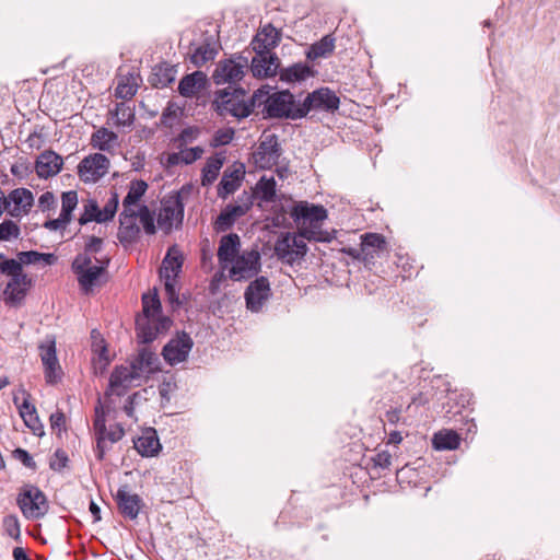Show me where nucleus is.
<instances>
[{"label":"nucleus","instance_id":"f257e3e1","mask_svg":"<svg viewBox=\"0 0 560 560\" xmlns=\"http://www.w3.org/2000/svg\"><path fill=\"white\" fill-rule=\"evenodd\" d=\"M253 103L255 108L261 107L265 118L301 119L300 102L288 90L270 94L268 90L258 89L253 93Z\"/></svg>","mask_w":560,"mask_h":560},{"label":"nucleus","instance_id":"f03ea898","mask_svg":"<svg viewBox=\"0 0 560 560\" xmlns=\"http://www.w3.org/2000/svg\"><path fill=\"white\" fill-rule=\"evenodd\" d=\"M213 106L219 116H232L237 119L248 117L255 110L253 95L247 96L245 89L229 85L214 93Z\"/></svg>","mask_w":560,"mask_h":560},{"label":"nucleus","instance_id":"7ed1b4c3","mask_svg":"<svg viewBox=\"0 0 560 560\" xmlns=\"http://www.w3.org/2000/svg\"><path fill=\"white\" fill-rule=\"evenodd\" d=\"M94 259L96 265H92V257L77 255L71 264V269L77 276L79 287L84 294L93 291L101 277L107 272L110 262L108 257L102 259L94 257Z\"/></svg>","mask_w":560,"mask_h":560},{"label":"nucleus","instance_id":"20e7f679","mask_svg":"<svg viewBox=\"0 0 560 560\" xmlns=\"http://www.w3.org/2000/svg\"><path fill=\"white\" fill-rule=\"evenodd\" d=\"M22 514L27 520H38L48 512L49 504L45 493L36 486L25 485L16 498Z\"/></svg>","mask_w":560,"mask_h":560},{"label":"nucleus","instance_id":"39448f33","mask_svg":"<svg viewBox=\"0 0 560 560\" xmlns=\"http://www.w3.org/2000/svg\"><path fill=\"white\" fill-rule=\"evenodd\" d=\"M340 97L335 91L327 86H322L307 93L303 102H300L301 112L299 115L304 118L311 112H324L334 114L339 109Z\"/></svg>","mask_w":560,"mask_h":560},{"label":"nucleus","instance_id":"423d86ee","mask_svg":"<svg viewBox=\"0 0 560 560\" xmlns=\"http://www.w3.org/2000/svg\"><path fill=\"white\" fill-rule=\"evenodd\" d=\"M282 148L276 133H262L253 160L257 167L270 170L278 164L282 155Z\"/></svg>","mask_w":560,"mask_h":560},{"label":"nucleus","instance_id":"0eeeda50","mask_svg":"<svg viewBox=\"0 0 560 560\" xmlns=\"http://www.w3.org/2000/svg\"><path fill=\"white\" fill-rule=\"evenodd\" d=\"M246 68L247 58L243 56L220 61L213 72V81L218 85L225 83L233 85L244 77Z\"/></svg>","mask_w":560,"mask_h":560},{"label":"nucleus","instance_id":"6e6552de","mask_svg":"<svg viewBox=\"0 0 560 560\" xmlns=\"http://www.w3.org/2000/svg\"><path fill=\"white\" fill-rule=\"evenodd\" d=\"M110 162L102 153L85 156L78 165V174L84 183H96L104 177L109 170Z\"/></svg>","mask_w":560,"mask_h":560},{"label":"nucleus","instance_id":"1a4fd4ad","mask_svg":"<svg viewBox=\"0 0 560 560\" xmlns=\"http://www.w3.org/2000/svg\"><path fill=\"white\" fill-rule=\"evenodd\" d=\"M184 219V203L179 194L171 196L162 201L158 214V224L165 232H170L174 225L182 224Z\"/></svg>","mask_w":560,"mask_h":560},{"label":"nucleus","instance_id":"9d476101","mask_svg":"<svg viewBox=\"0 0 560 560\" xmlns=\"http://www.w3.org/2000/svg\"><path fill=\"white\" fill-rule=\"evenodd\" d=\"M271 295L269 279L265 276L257 277L248 284L244 292L247 310L253 313L260 312Z\"/></svg>","mask_w":560,"mask_h":560},{"label":"nucleus","instance_id":"9b49d317","mask_svg":"<svg viewBox=\"0 0 560 560\" xmlns=\"http://www.w3.org/2000/svg\"><path fill=\"white\" fill-rule=\"evenodd\" d=\"M139 373L132 369V365H118L109 376L108 387L105 390V398L115 395L117 397L125 396L132 385L133 380L139 378Z\"/></svg>","mask_w":560,"mask_h":560},{"label":"nucleus","instance_id":"f8f14e48","mask_svg":"<svg viewBox=\"0 0 560 560\" xmlns=\"http://www.w3.org/2000/svg\"><path fill=\"white\" fill-rule=\"evenodd\" d=\"M10 280L3 290L4 302L9 306H18L24 301L31 289L32 279L21 269L15 273L9 275Z\"/></svg>","mask_w":560,"mask_h":560},{"label":"nucleus","instance_id":"ddd939ff","mask_svg":"<svg viewBox=\"0 0 560 560\" xmlns=\"http://www.w3.org/2000/svg\"><path fill=\"white\" fill-rule=\"evenodd\" d=\"M192 346L191 337L187 332L182 331L163 347L162 355L170 365H176L186 361Z\"/></svg>","mask_w":560,"mask_h":560},{"label":"nucleus","instance_id":"4468645a","mask_svg":"<svg viewBox=\"0 0 560 560\" xmlns=\"http://www.w3.org/2000/svg\"><path fill=\"white\" fill-rule=\"evenodd\" d=\"M18 392L22 394L23 401L20 402L19 396L13 395V404L19 410L20 417L23 419L24 424L32 430L36 435H43V424L37 415L36 407L31 404V394L23 387L20 386Z\"/></svg>","mask_w":560,"mask_h":560},{"label":"nucleus","instance_id":"2eb2a0df","mask_svg":"<svg viewBox=\"0 0 560 560\" xmlns=\"http://www.w3.org/2000/svg\"><path fill=\"white\" fill-rule=\"evenodd\" d=\"M172 322L167 317H142L138 316L136 318V331L137 338L141 343H150L160 332L166 331Z\"/></svg>","mask_w":560,"mask_h":560},{"label":"nucleus","instance_id":"dca6fc26","mask_svg":"<svg viewBox=\"0 0 560 560\" xmlns=\"http://www.w3.org/2000/svg\"><path fill=\"white\" fill-rule=\"evenodd\" d=\"M260 267L259 253L250 252L234 259L230 269V277L235 281L249 279L260 271Z\"/></svg>","mask_w":560,"mask_h":560},{"label":"nucleus","instance_id":"f3484780","mask_svg":"<svg viewBox=\"0 0 560 560\" xmlns=\"http://www.w3.org/2000/svg\"><path fill=\"white\" fill-rule=\"evenodd\" d=\"M39 349L46 382L51 385L58 383L61 380V369L56 354L55 338L48 339Z\"/></svg>","mask_w":560,"mask_h":560},{"label":"nucleus","instance_id":"a211bd4d","mask_svg":"<svg viewBox=\"0 0 560 560\" xmlns=\"http://www.w3.org/2000/svg\"><path fill=\"white\" fill-rule=\"evenodd\" d=\"M253 206L252 197H246V202L242 205H228L217 217L213 228L220 232L230 230L235 221L245 215Z\"/></svg>","mask_w":560,"mask_h":560},{"label":"nucleus","instance_id":"6ab92c4d","mask_svg":"<svg viewBox=\"0 0 560 560\" xmlns=\"http://www.w3.org/2000/svg\"><path fill=\"white\" fill-rule=\"evenodd\" d=\"M8 203V213L11 217L20 218L27 214L33 207L34 196L27 188H16L5 197Z\"/></svg>","mask_w":560,"mask_h":560},{"label":"nucleus","instance_id":"aec40b11","mask_svg":"<svg viewBox=\"0 0 560 560\" xmlns=\"http://www.w3.org/2000/svg\"><path fill=\"white\" fill-rule=\"evenodd\" d=\"M140 228L137 224V212L133 209H124L119 214V229L117 237L122 245L137 242Z\"/></svg>","mask_w":560,"mask_h":560},{"label":"nucleus","instance_id":"412c9836","mask_svg":"<svg viewBox=\"0 0 560 560\" xmlns=\"http://www.w3.org/2000/svg\"><path fill=\"white\" fill-rule=\"evenodd\" d=\"M63 165L62 158L52 150L42 152L35 162V172L39 178H49L57 175Z\"/></svg>","mask_w":560,"mask_h":560},{"label":"nucleus","instance_id":"4be33fe9","mask_svg":"<svg viewBox=\"0 0 560 560\" xmlns=\"http://www.w3.org/2000/svg\"><path fill=\"white\" fill-rule=\"evenodd\" d=\"M280 38L279 31L272 24H267L258 31L250 45L255 54H272L271 49L278 46Z\"/></svg>","mask_w":560,"mask_h":560},{"label":"nucleus","instance_id":"5701e85b","mask_svg":"<svg viewBox=\"0 0 560 560\" xmlns=\"http://www.w3.org/2000/svg\"><path fill=\"white\" fill-rule=\"evenodd\" d=\"M115 500L118 505V510L125 517L135 520L138 517L140 509L142 506V499L136 493H129L127 487H120L117 490Z\"/></svg>","mask_w":560,"mask_h":560},{"label":"nucleus","instance_id":"b1692460","mask_svg":"<svg viewBox=\"0 0 560 560\" xmlns=\"http://www.w3.org/2000/svg\"><path fill=\"white\" fill-rule=\"evenodd\" d=\"M189 54L190 62L195 67L200 68L208 61H211L215 58L218 54L215 42L211 36H207L203 38L201 44L196 45L195 43H191Z\"/></svg>","mask_w":560,"mask_h":560},{"label":"nucleus","instance_id":"393cba45","mask_svg":"<svg viewBox=\"0 0 560 560\" xmlns=\"http://www.w3.org/2000/svg\"><path fill=\"white\" fill-rule=\"evenodd\" d=\"M279 58L276 54H256L250 62V70L256 78H269L277 74Z\"/></svg>","mask_w":560,"mask_h":560},{"label":"nucleus","instance_id":"a878e982","mask_svg":"<svg viewBox=\"0 0 560 560\" xmlns=\"http://www.w3.org/2000/svg\"><path fill=\"white\" fill-rule=\"evenodd\" d=\"M291 217L294 221L303 220L308 221L310 223H317L327 218V210L322 205L300 201L293 207Z\"/></svg>","mask_w":560,"mask_h":560},{"label":"nucleus","instance_id":"bb28decb","mask_svg":"<svg viewBox=\"0 0 560 560\" xmlns=\"http://www.w3.org/2000/svg\"><path fill=\"white\" fill-rule=\"evenodd\" d=\"M361 238L362 260L365 264L373 262L386 249V240L382 234L365 233Z\"/></svg>","mask_w":560,"mask_h":560},{"label":"nucleus","instance_id":"cd10ccee","mask_svg":"<svg viewBox=\"0 0 560 560\" xmlns=\"http://www.w3.org/2000/svg\"><path fill=\"white\" fill-rule=\"evenodd\" d=\"M240 246L241 241L238 235L235 233H230L221 237L218 248V259L223 269L226 268L229 264H232L237 257Z\"/></svg>","mask_w":560,"mask_h":560},{"label":"nucleus","instance_id":"c85d7f7f","mask_svg":"<svg viewBox=\"0 0 560 560\" xmlns=\"http://www.w3.org/2000/svg\"><path fill=\"white\" fill-rule=\"evenodd\" d=\"M316 71L305 62H296L280 70V80L287 83L302 82L314 77Z\"/></svg>","mask_w":560,"mask_h":560},{"label":"nucleus","instance_id":"c756f323","mask_svg":"<svg viewBox=\"0 0 560 560\" xmlns=\"http://www.w3.org/2000/svg\"><path fill=\"white\" fill-rule=\"evenodd\" d=\"M135 448L143 457H152L161 450V444L154 429H149L135 441Z\"/></svg>","mask_w":560,"mask_h":560},{"label":"nucleus","instance_id":"7c9ffc66","mask_svg":"<svg viewBox=\"0 0 560 560\" xmlns=\"http://www.w3.org/2000/svg\"><path fill=\"white\" fill-rule=\"evenodd\" d=\"M207 82V75L201 71H195L182 78L178 92L184 97H191L202 90Z\"/></svg>","mask_w":560,"mask_h":560},{"label":"nucleus","instance_id":"2f4dec72","mask_svg":"<svg viewBox=\"0 0 560 560\" xmlns=\"http://www.w3.org/2000/svg\"><path fill=\"white\" fill-rule=\"evenodd\" d=\"M176 72L175 67L162 62L153 67L148 81L152 86L163 89L175 80Z\"/></svg>","mask_w":560,"mask_h":560},{"label":"nucleus","instance_id":"473e14b6","mask_svg":"<svg viewBox=\"0 0 560 560\" xmlns=\"http://www.w3.org/2000/svg\"><path fill=\"white\" fill-rule=\"evenodd\" d=\"M335 42L336 38L332 34L323 36L318 42H315L308 47L306 51L307 60L314 61L318 58L329 57L334 52Z\"/></svg>","mask_w":560,"mask_h":560},{"label":"nucleus","instance_id":"72a5a7b5","mask_svg":"<svg viewBox=\"0 0 560 560\" xmlns=\"http://www.w3.org/2000/svg\"><path fill=\"white\" fill-rule=\"evenodd\" d=\"M159 358L158 355L144 347L139 350L138 355L131 362L132 369L136 370L141 376L142 373H151L158 369Z\"/></svg>","mask_w":560,"mask_h":560},{"label":"nucleus","instance_id":"f704fd0d","mask_svg":"<svg viewBox=\"0 0 560 560\" xmlns=\"http://www.w3.org/2000/svg\"><path fill=\"white\" fill-rule=\"evenodd\" d=\"M243 175L244 171L241 168L234 170L231 173L224 172L218 185V196L226 198L229 195L235 192L241 186Z\"/></svg>","mask_w":560,"mask_h":560},{"label":"nucleus","instance_id":"c9c22d12","mask_svg":"<svg viewBox=\"0 0 560 560\" xmlns=\"http://www.w3.org/2000/svg\"><path fill=\"white\" fill-rule=\"evenodd\" d=\"M275 255L282 262L292 266L294 264L293 249L291 245V233H281L273 246Z\"/></svg>","mask_w":560,"mask_h":560},{"label":"nucleus","instance_id":"e433bc0d","mask_svg":"<svg viewBox=\"0 0 560 560\" xmlns=\"http://www.w3.org/2000/svg\"><path fill=\"white\" fill-rule=\"evenodd\" d=\"M460 444V436L452 430L436 432L432 438V445L438 451L456 450Z\"/></svg>","mask_w":560,"mask_h":560},{"label":"nucleus","instance_id":"4c0bfd02","mask_svg":"<svg viewBox=\"0 0 560 560\" xmlns=\"http://www.w3.org/2000/svg\"><path fill=\"white\" fill-rule=\"evenodd\" d=\"M225 158L221 153H215L210 156L203 168L201 176V185L209 186L218 178L221 167L223 166Z\"/></svg>","mask_w":560,"mask_h":560},{"label":"nucleus","instance_id":"58836bf2","mask_svg":"<svg viewBox=\"0 0 560 560\" xmlns=\"http://www.w3.org/2000/svg\"><path fill=\"white\" fill-rule=\"evenodd\" d=\"M277 183L273 177L261 176L257 182L254 195L265 202L276 200Z\"/></svg>","mask_w":560,"mask_h":560},{"label":"nucleus","instance_id":"ea45409f","mask_svg":"<svg viewBox=\"0 0 560 560\" xmlns=\"http://www.w3.org/2000/svg\"><path fill=\"white\" fill-rule=\"evenodd\" d=\"M117 139L114 131L102 127L92 135L91 144L101 151H110Z\"/></svg>","mask_w":560,"mask_h":560},{"label":"nucleus","instance_id":"a19ab883","mask_svg":"<svg viewBox=\"0 0 560 560\" xmlns=\"http://www.w3.org/2000/svg\"><path fill=\"white\" fill-rule=\"evenodd\" d=\"M183 266V257L178 254L175 246L171 247L163 259L161 276H166L170 273L171 276L178 277V273L182 270Z\"/></svg>","mask_w":560,"mask_h":560},{"label":"nucleus","instance_id":"79ce46f5","mask_svg":"<svg viewBox=\"0 0 560 560\" xmlns=\"http://www.w3.org/2000/svg\"><path fill=\"white\" fill-rule=\"evenodd\" d=\"M110 116L115 120L117 127H131L135 121V110L126 103H117Z\"/></svg>","mask_w":560,"mask_h":560},{"label":"nucleus","instance_id":"37998d69","mask_svg":"<svg viewBox=\"0 0 560 560\" xmlns=\"http://www.w3.org/2000/svg\"><path fill=\"white\" fill-rule=\"evenodd\" d=\"M148 184L142 179L132 180L126 197L122 200L124 209H131L145 194Z\"/></svg>","mask_w":560,"mask_h":560},{"label":"nucleus","instance_id":"c03bdc74","mask_svg":"<svg viewBox=\"0 0 560 560\" xmlns=\"http://www.w3.org/2000/svg\"><path fill=\"white\" fill-rule=\"evenodd\" d=\"M142 317H156L161 316V302L158 294H143L142 295Z\"/></svg>","mask_w":560,"mask_h":560},{"label":"nucleus","instance_id":"a18cd8bd","mask_svg":"<svg viewBox=\"0 0 560 560\" xmlns=\"http://www.w3.org/2000/svg\"><path fill=\"white\" fill-rule=\"evenodd\" d=\"M101 219V209L95 200H89L84 206V211L79 218V223L84 225L91 221H95L97 223H102Z\"/></svg>","mask_w":560,"mask_h":560},{"label":"nucleus","instance_id":"49530a36","mask_svg":"<svg viewBox=\"0 0 560 560\" xmlns=\"http://www.w3.org/2000/svg\"><path fill=\"white\" fill-rule=\"evenodd\" d=\"M78 205V194L74 190H69L62 194L61 196V212L63 218H67L71 221L72 211L75 209Z\"/></svg>","mask_w":560,"mask_h":560},{"label":"nucleus","instance_id":"de8ad7c7","mask_svg":"<svg viewBox=\"0 0 560 560\" xmlns=\"http://www.w3.org/2000/svg\"><path fill=\"white\" fill-rule=\"evenodd\" d=\"M4 532L14 540H21V525L16 515L10 514L3 517Z\"/></svg>","mask_w":560,"mask_h":560},{"label":"nucleus","instance_id":"09e8293b","mask_svg":"<svg viewBox=\"0 0 560 560\" xmlns=\"http://www.w3.org/2000/svg\"><path fill=\"white\" fill-rule=\"evenodd\" d=\"M137 218H139L140 223L142 224L143 230L147 234L152 235L156 232L154 217L151 213L148 206L143 205L139 208V211L137 212Z\"/></svg>","mask_w":560,"mask_h":560},{"label":"nucleus","instance_id":"8fccbe9b","mask_svg":"<svg viewBox=\"0 0 560 560\" xmlns=\"http://www.w3.org/2000/svg\"><path fill=\"white\" fill-rule=\"evenodd\" d=\"M164 279V288L166 296L171 304L175 306H179L182 302L179 301V295L176 291V278L175 276H171L166 273V276H161Z\"/></svg>","mask_w":560,"mask_h":560},{"label":"nucleus","instance_id":"3c124183","mask_svg":"<svg viewBox=\"0 0 560 560\" xmlns=\"http://www.w3.org/2000/svg\"><path fill=\"white\" fill-rule=\"evenodd\" d=\"M20 234V226L12 220H4L0 223V241L18 238Z\"/></svg>","mask_w":560,"mask_h":560},{"label":"nucleus","instance_id":"603ef678","mask_svg":"<svg viewBox=\"0 0 560 560\" xmlns=\"http://www.w3.org/2000/svg\"><path fill=\"white\" fill-rule=\"evenodd\" d=\"M300 236L316 242H330L334 238L329 232L316 229H303L300 231Z\"/></svg>","mask_w":560,"mask_h":560},{"label":"nucleus","instance_id":"864d4df0","mask_svg":"<svg viewBox=\"0 0 560 560\" xmlns=\"http://www.w3.org/2000/svg\"><path fill=\"white\" fill-rule=\"evenodd\" d=\"M198 127H187L180 131V133L175 138V142L177 143V148H183L187 143H191L199 136Z\"/></svg>","mask_w":560,"mask_h":560},{"label":"nucleus","instance_id":"5fc2aeb1","mask_svg":"<svg viewBox=\"0 0 560 560\" xmlns=\"http://www.w3.org/2000/svg\"><path fill=\"white\" fill-rule=\"evenodd\" d=\"M117 208H118V195L116 192H114L112 195V197L108 199V201L106 202V205L104 206V208L101 209L100 221H102V223H103V222L112 220L116 214Z\"/></svg>","mask_w":560,"mask_h":560},{"label":"nucleus","instance_id":"6e6d98bb","mask_svg":"<svg viewBox=\"0 0 560 560\" xmlns=\"http://www.w3.org/2000/svg\"><path fill=\"white\" fill-rule=\"evenodd\" d=\"M23 269L21 262L13 258H7L3 253H0V273L9 276Z\"/></svg>","mask_w":560,"mask_h":560},{"label":"nucleus","instance_id":"4d7b16f0","mask_svg":"<svg viewBox=\"0 0 560 560\" xmlns=\"http://www.w3.org/2000/svg\"><path fill=\"white\" fill-rule=\"evenodd\" d=\"M95 442L94 455L98 462H103L106 453L112 450L113 445H110L109 441L100 433L95 434Z\"/></svg>","mask_w":560,"mask_h":560},{"label":"nucleus","instance_id":"13d9d810","mask_svg":"<svg viewBox=\"0 0 560 560\" xmlns=\"http://www.w3.org/2000/svg\"><path fill=\"white\" fill-rule=\"evenodd\" d=\"M291 245L293 249L294 262L303 259L307 253V245L303 237L291 233Z\"/></svg>","mask_w":560,"mask_h":560},{"label":"nucleus","instance_id":"bf43d9fd","mask_svg":"<svg viewBox=\"0 0 560 560\" xmlns=\"http://www.w3.org/2000/svg\"><path fill=\"white\" fill-rule=\"evenodd\" d=\"M103 240L97 236H89L85 244L84 250L79 253L78 255H85L88 257H92V255L97 254L102 250Z\"/></svg>","mask_w":560,"mask_h":560},{"label":"nucleus","instance_id":"052dcab7","mask_svg":"<svg viewBox=\"0 0 560 560\" xmlns=\"http://www.w3.org/2000/svg\"><path fill=\"white\" fill-rule=\"evenodd\" d=\"M182 155V163L188 165L201 158L203 149L201 147H194L188 149L179 148Z\"/></svg>","mask_w":560,"mask_h":560},{"label":"nucleus","instance_id":"680f3d73","mask_svg":"<svg viewBox=\"0 0 560 560\" xmlns=\"http://www.w3.org/2000/svg\"><path fill=\"white\" fill-rule=\"evenodd\" d=\"M68 460L69 458L67 453L63 450L58 448L54 453V458L50 460L49 467L52 470L60 471L67 466Z\"/></svg>","mask_w":560,"mask_h":560},{"label":"nucleus","instance_id":"e2e57ef3","mask_svg":"<svg viewBox=\"0 0 560 560\" xmlns=\"http://www.w3.org/2000/svg\"><path fill=\"white\" fill-rule=\"evenodd\" d=\"M13 457L18 460H20L25 467L35 470L36 469V463L33 459L32 455L24 448L18 447L12 453Z\"/></svg>","mask_w":560,"mask_h":560},{"label":"nucleus","instance_id":"0e129e2a","mask_svg":"<svg viewBox=\"0 0 560 560\" xmlns=\"http://www.w3.org/2000/svg\"><path fill=\"white\" fill-rule=\"evenodd\" d=\"M136 93L137 86L125 82H119L115 90V96L121 100H130Z\"/></svg>","mask_w":560,"mask_h":560},{"label":"nucleus","instance_id":"69168bd1","mask_svg":"<svg viewBox=\"0 0 560 560\" xmlns=\"http://www.w3.org/2000/svg\"><path fill=\"white\" fill-rule=\"evenodd\" d=\"M125 435V430L120 424H115L110 429L105 428V432L102 436L106 438L109 441V444L113 445L119 442Z\"/></svg>","mask_w":560,"mask_h":560},{"label":"nucleus","instance_id":"338daca9","mask_svg":"<svg viewBox=\"0 0 560 560\" xmlns=\"http://www.w3.org/2000/svg\"><path fill=\"white\" fill-rule=\"evenodd\" d=\"M233 137H234L233 129H231V128L220 129L214 133L213 145L214 147L226 145L233 140Z\"/></svg>","mask_w":560,"mask_h":560},{"label":"nucleus","instance_id":"774afa93","mask_svg":"<svg viewBox=\"0 0 560 560\" xmlns=\"http://www.w3.org/2000/svg\"><path fill=\"white\" fill-rule=\"evenodd\" d=\"M55 205H56V198L51 191H45L38 198V208L42 211L50 210V209L55 208Z\"/></svg>","mask_w":560,"mask_h":560}]
</instances>
